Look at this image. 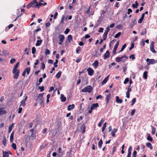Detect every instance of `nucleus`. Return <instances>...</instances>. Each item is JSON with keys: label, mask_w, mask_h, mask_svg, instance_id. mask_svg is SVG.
Wrapping results in <instances>:
<instances>
[{"label": "nucleus", "mask_w": 157, "mask_h": 157, "mask_svg": "<svg viewBox=\"0 0 157 157\" xmlns=\"http://www.w3.org/2000/svg\"><path fill=\"white\" fill-rule=\"evenodd\" d=\"M106 124H107L106 122H105L104 124V125H103V126L102 127V132H103L104 131V130H105V128H106Z\"/></svg>", "instance_id": "44"}, {"label": "nucleus", "mask_w": 157, "mask_h": 157, "mask_svg": "<svg viewBox=\"0 0 157 157\" xmlns=\"http://www.w3.org/2000/svg\"><path fill=\"white\" fill-rule=\"evenodd\" d=\"M58 38L59 39V44L60 45H61L63 42L64 39L65 37L62 34H60L58 36Z\"/></svg>", "instance_id": "5"}, {"label": "nucleus", "mask_w": 157, "mask_h": 157, "mask_svg": "<svg viewBox=\"0 0 157 157\" xmlns=\"http://www.w3.org/2000/svg\"><path fill=\"white\" fill-rule=\"evenodd\" d=\"M151 128H152L151 133L153 135L155 134V128L153 127L152 125H151Z\"/></svg>", "instance_id": "38"}, {"label": "nucleus", "mask_w": 157, "mask_h": 157, "mask_svg": "<svg viewBox=\"0 0 157 157\" xmlns=\"http://www.w3.org/2000/svg\"><path fill=\"white\" fill-rule=\"evenodd\" d=\"M116 61L117 62H119L121 61V60L120 59V57H117L116 58Z\"/></svg>", "instance_id": "52"}, {"label": "nucleus", "mask_w": 157, "mask_h": 157, "mask_svg": "<svg viewBox=\"0 0 157 157\" xmlns=\"http://www.w3.org/2000/svg\"><path fill=\"white\" fill-rule=\"evenodd\" d=\"M148 65L150 64H153L157 62V61L154 59H149L147 58L146 59Z\"/></svg>", "instance_id": "3"}, {"label": "nucleus", "mask_w": 157, "mask_h": 157, "mask_svg": "<svg viewBox=\"0 0 157 157\" xmlns=\"http://www.w3.org/2000/svg\"><path fill=\"white\" fill-rule=\"evenodd\" d=\"M119 40L117 41L113 49V54H115L116 53V51L118 48V47L119 45Z\"/></svg>", "instance_id": "6"}, {"label": "nucleus", "mask_w": 157, "mask_h": 157, "mask_svg": "<svg viewBox=\"0 0 157 157\" xmlns=\"http://www.w3.org/2000/svg\"><path fill=\"white\" fill-rule=\"evenodd\" d=\"M30 68L29 67H27L24 70L25 72H27V75H29L30 73Z\"/></svg>", "instance_id": "29"}, {"label": "nucleus", "mask_w": 157, "mask_h": 157, "mask_svg": "<svg viewBox=\"0 0 157 157\" xmlns=\"http://www.w3.org/2000/svg\"><path fill=\"white\" fill-rule=\"evenodd\" d=\"M14 132H13L10 136V141L11 142H13V136H14Z\"/></svg>", "instance_id": "20"}, {"label": "nucleus", "mask_w": 157, "mask_h": 157, "mask_svg": "<svg viewBox=\"0 0 157 157\" xmlns=\"http://www.w3.org/2000/svg\"><path fill=\"white\" fill-rule=\"evenodd\" d=\"M36 51V49L34 47H33L32 48V54H34L35 53Z\"/></svg>", "instance_id": "51"}, {"label": "nucleus", "mask_w": 157, "mask_h": 157, "mask_svg": "<svg viewBox=\"0 0 157 157\" xmlns=\"http://www.w3.org/2000/svg\"><path fill=\"white\" fill-rule=\"evenodd\" d=\"M85 129L86 128L85 124H82L80 129V132H81L82 133H84L85 132Z\"/></svg>", "instance_id": "10"}, {"label": "nucleus", "mask_w": 157, "mask_h": 157, "mask_svg": "<svg viewBox=\"0 0 157 157\" xmlns=\"http://www.w3.org/2000/svg\"><path fill=\"white\" fill-rule=\"evenodd\" d=\"M67 40L69 42H70L72 40V36L71 35H69L68 36Z\"/></svg>", "instance_id": "33"}, {"label": "nucleus", "mask_w": 157, "mask_h": 157, "mask_svg": "<svg viewBox=\"0 0 157 157\" xmlns=\"http://www.w3.org/2000/svg\"><path fill=\"white\" fill-rule=\"evenodd\" d=\"M121 32H119L118 33H117L116 34L115 36H114V37L115 38H118L120 36V35H121Z\"/></svg>", "instance_id": "48"}, {"label": "nucleus", "mask_w": 157, "mask_h": 157, "mask_svg": "<svg viewBox=\"0 0 157 157\" xmlns=\"http://www.w3.org/2000/svg\"><path fill=\"white\" fill-rule=\"evenodd\" d=\"M39 63V60L38 59H36V62L34 63V68H36V66Z\"/></svg>", "instance_id": "47"}, {"label": "nucleus", "mask_w": 157, "mask_h": 157, "mask_svg": "<svg viewBox=\"0 0 157 157\" xmlns=\"http://www.w3.org/2000/svg\"><path fill=\"white\" fill-rule=\"evenodd\" d=\"M13 73L14 74L13 76V78L15 79H17L18 77L19 76V74H20V70H16L15 72L14 73L12 71Z\"/></svg>", "instance_id": "4"}, {"label": "nucleus", "mask_w": 157, "mask_h": 157, "mask_svg": "<svg viewBox=\"0 0 157 157\" xmlns=\"http://www.w3.org/2000/svg\"><path fill=\"white\" fill-rule=\"evenodd\" d=\"M12 147L15 150H16L17 148L16 144L15 143H13L12 145Z\"/></svg>", "instance_id": "45"}, {"label": "nucleus", "mask_w": 157, "mask_h": 157, "mask_svg": "<svg viewBox=\"0 0 157 157\" xmlns=\"http://www.w3.org/2000/svg\"><path fill=\"white\" fill-rule=\"evenodd\" d=\"M110 97H111V94H109L108 95H106V102L107 104H108L109 103Z\"/></svg>", "instance_id": "22"}, {"label": "nucleus", "mask_w": 157, "mask_h": 157, "mask_svg": "<svg viewBox=\"0 0 157 157\" xmlns=\"http://www.w3.org/2000/svg\"><path fill=\"white\" fill-rule=\"evenodd\" d=\"M154 42L152 41L150 44V49L151 51L154 53H155L156 52V51L154 49Z\"/></svg>", "instance_id": "7"}, {"label": "nucleus", "mask_w": 157, "mask_h": 157, "mask_svg": "<svg viewBox=\"0 0 157 157\" xmlns=\"http://www.w3.org/2000/svg\"><path fill=\"white\" fill-rule=\"evenodd\" d=\"M65 16L64 15H63L62 17L61 18V24H63L64 22V20L65 19Z\"/></svg>", "instance_id": "53"}, {"label": "nucleus", "mask_w": 157, "mask_h": 157, "mask_svg": "<svg viewBox=\"0 0 157 157\" xmlns=\"http://www.w3.org/2000/svg\"><path fill=\"white\" fill-rule=\"evenodd\" d=\"M75 107V105L74 104H73L71 105H69L67 107V110L70 111L71 109H72L74 108Z\"/></svg>", "instance_id": "15"}, {"label": "nucleus", "mask_w": 157, "mask_h": 157, "mask_svg": "<svg viewBox=\"0 0 157 157\" xmlns=\"http://www.w3.org/2000/svg\"><path fill=\"white\" fill-rule=\"evenodd\" d=\"M9 154L12 155L10 151L9 152L3 151V157H9Z\"/></svg>", "instance_id": "11"}, {"label": "nucleus", "mask_w": 157, "mask_h": 157, "mask_svg": "<svg viewBox=\"0 0 157 157\" xmlns=\"http://www.w3.org/2000/svg\"><path fill=\"white\" fill-rule=\"evenodd\" d=\"M87 71L88 72V74L89 75L92 76L94 73V70L90 67H89L87 69Z\"/></svg>", "instance_id": "8"}, {"label": "nucleus", "mask_w": 157, "mask_h": 157, "mask_svg": "<svg viewBox=\"0 0 157 157\" xmlns=\"http://www.w3.org/2000/svg\"><path fill=\"white\" fill-rule=\"evenodd\" d=\"M61 101L62 102H64L66 100V98L64 96V95L63 94L61 95Z\"/></svg>", "instance_id": "25"}, {"label": "nucleus", "mask_w": 157, "mask_h": 157, "mask_svg": "<svg viewBox=\"0 0 157 157\" xmlns=\"http://www.w3.org/2000/svg\"><path fill=\"white\" fill-rule=\"evenodd\" d=\"M109 75H108V76H107V77L106 78H105L102 81V85L105 84L106 82L108 80L109 78Z\"/></svg>", "instance_id": "23"}, {"label": "nucleus", "mask_w": 157, "mask_h": 157, "mask_svg": "<svg viewBox=\"0 0 157 157\" xmlns=\"http://www.w3.org/2000/svg\"><path fill=\"white\" fill-rule=\"evenodd\" d=\"M19 63L18 62L13 67V69L12 71L14 73L16 71V70H18V69H17L18 66L19 65Z\"/></svg>", "instance_id": "13"}, {"label": "nucleus", "mask_w": 157, "mask_h": 157, "mask_svg": "<svg viewBox=\"0 0 157 157\" xmlns=\"http://www.w3.org/2000/svg\"><path fill=\"white\" fill-rule=\"evenodd\" d=\"M58 62V60L57 59H56L55 62L54 63V67H56L58 66L57 63Z\"/></svg>", "instance_id": "39"}, {"label": "nucleus", "mask_w": 157, "mask_h": 157, "mask_svg": "<svg viewBox=\"0 0 157 157\" xmlns=\"http://www.w3.org/2000/svg\"><path fill=\"white\" fill-rule=\"evenodd\" d=\"M39 88L40 90V91L41 92H42L44 90V87L43 86H39Z\"/></svg>", "instance_id": "55"}, {"label": "nucleus", "mask_w": 157, "mask_h": 157, "mask_svg": "<svg viewBox=\"0 0 157 157\" xmlns=\"http://www.w3.org/2000/svg\"><path fill=\"white\" fill-rule=\"evenodd\" d=\"M44 94V93L40 94L38 97L37 101L40 105H42L44 103V98L43 97Z\"/></svg>", "instance_id": "2"}, {"label": "nucleus", "mask_w": 157, "mask_h": 157, "mask_svg": "<svg viewBox=\"0 0 157 157\" xmlns=\"http://www.w3.org/2000/svg\"><path fill=\"white\" fill-rule=\"evenodd\" d=\"M136 101V98H134L132 99V105H133L134 104L135 102V101Z\"/></svg>", "instance_id": "60"}, {"label": "nucleus", "mask_w": 157, "mask_h": 157, "mask_svg": "<svg viewBox=\"0 0 157 157\" xmlns=\"http://www.w3.org/2000/svg\"><path fill=\"white\" fill-rule=\"evenodd\" d=\"M6 140L5 137L4 138L2 141V144L5 146L6 145Z\"/></svg>", "instance_id": "43"}, {"label": "nucleus", "mask_w": 157, "mask_h": 157, "mask_svg": "<svg viewBox=\"0 0 157 157\" xmlns=\"http://www.w3.org/2000/svg\"><path fill=\"white\" fill-rule=\"evenodd\" d=\"M16 61L14 59H11L10 60V63H13Z\"/></svg>", "instance_id": "64"}, {"label": "nucleus", "mask_w": 157, "mask_h": 157, "mask_svg": "<svg viewBox=\"0 0 157 157\" xmlns=\"http://www.w3.org/2000/svg\"><path fill=\"white\" fill-rule=\"evenodd\" d=\"M147 139L149 141H152V138L151 137V136L149 135H148V136L147 138Z\"/></svg>", "instance_id": "35"}, {"label": "nucleus", "mask_w": 157, "mask_h": 157, "mask_svg": "<svg viewBox=\"0 0 157 157\" xmlns=\"http://www.w3.org/2000/svg\"><path fill=\"white\" fill-rule=\"evenodd\" d=\"M98 61L97 60H95L94 62L93 63L92 65L94 67L96 68L98 65Z\"/></svg>", "instance_id": "19"}, {"label": "nucleus", "mask_w": 157, "mask_h": 157, "mask_svg": "<svg viewBox=\"0 0 157 157\" xmlns=\"http://www.w3.org/2000/svg\"><path fill=\"white\" fill-rule=\"evenodd\" d=\"M36 135V133L35 132H33V133H32L30 137H33L34 138H35V136Z\"/></svg>", "instance_id": "56"}, {"label": "nucleus", "mask_w": 157, "mask_h": 157, "mask_svg": "<svg viewBox=\"0 0 157 157\" xmlns=\"http://www.w3.org/2000/svg\"><path fill=\"white\" fill-rule=\"evenodd\" d=\"M135 4H133L132 5V6L134 8H137L138 6V2L137 1H136L135 2Z\"/></svg>", "instance_id": "31"}, {"label": "nucleus", "mask_w": 157, "mask_h": 157, "mask_svg": "<svg viewBox=\"0 0 157 157\" xmlns=\"http://www.w3.org/2000/svg\"><path fill=\"white\" fill-rule=\"evenodd\" d=\"M107 34L106 33H104L103 35V38L104 40H105L107 39Z\"/></svg>", "instance_id": "34"}, {"label": "nucleus", "mask_w": 157, "mask_h": 157, "mask_svg": "<svg viewBox=\"0 0 157 157\" xmlns=\"http://www.w3.org/2000/svg\"><path fill=\"white\" fill-rule=\"evenodd\" d=\"M62 72L61 71H59L56 75V77L59 79L61 76Z\"/></svg>", "instance_id": "28"}, {"label": "nucleus", "mask_w": 157, "mask_h": 157, "mask_svg": "<svg viewBox=\"0 0 157 157\" xmlns=\"http://www.w3.org/2000/svg\"><path fill=\"white\" fill-rule=\"evenodd\" d=\"M27 98H28V97L26 96L25 97V98L21 102L20 106H21L24 107L25 105V101L26 100V99H27Z\"/></svg>", "instance_id": "9"}, {"label": "nucleus", "mask_w": 157, "mask_h": 157, "mask_svg": "<svg viewBox=\"0 0 157 157\" xmlns=\"http://www.w3.org/2000/svg\"><path fill=\"white\" fill-rule=\"evenodd\" d=\"M70 31V30L68 28H67L64 33L65 34H67Z\"/></svg>", "instance_id": "59"}, {"label": "nucleus", "mask_w": 157, "mask_h": 157, "mask_svg": "<svg viewBox=\"0 0 157 157\" xmlns=\"http://www.w3.org/2000/svg\"><path fill=\"white\" fill-rule=\"evenodd\" d=\"M102 143V140L101 139L99 141L98 144V147L99 148H101Z\"/></svg>", "instance_id": "32"}, {"label": "nucleus", "mask_w": 157, "mask_h": 157, "mask_svg": "<svg viewBox=\"0 0 157 157\" xmlns=\"http://www.w3.org/2000/svg\"><path fill=\"white\" fill-rule=\"evenodd\" d=\"M98 103H94L92 105L91 107V109H93L97 108L98 106Z\"/></svg>", "instance_id": "14"}, {"label": "nucleus", "mask_w": 157, "mask_h": 157, "mask_svg": "<svg viewBox=\"0 0 157 157\" xmlns=\"http://www.w3.org/2000/svg\"><path fill=\"white\" fill-rule=\"evenodd\" d=\"M50 53V52L49 50L48 49H46L45 50V54L46 55H49Z\"/></svg>", "instance_id": "42"}, {"label": "nucleus", "mask_w": 157, "mask_h": 157, "mask_svg": "<svg viewBox=\"0 0 157 157\" xmlns=\"http://www.w3.org/2000/svg\"><path fill=\"white\" fill-rule=\"evenodd\" d=\"M132 150V147L131 146H130L128 148V154H131Z\"/></svg>", "instance_id": "37"}, {"label": "nucleus", "mask_w": 157, "mask_h": 157, "mask_svg": "<svg viewBox=\"0 0 157 157\" xmlns=\"http://www.w3.org/2000/svg\"><path fill=\"white\" fill-rule=\"evenodd\" d=\"M29 3L32 6V7H35V8L36 7V4H36V3H35L33 1L31 2H30Z\"/></svg>", "instance_id": "41"}, {"label": "nucleus", "mask_w": 157, "mask_h": 157, "mask_svg": "<svg viewBox=\"0 0 157 157\" xmlns=\"http://www.w3.org/2000/svg\"><path fill=\"white\" fill-rule=\"evenodd\" d=\"M134 43H133L132 44L131 47L129 48V49L130 50H131L132 49L134 48Z\"/></svg>", "instance_id": "62"}, {"label": "nucleus", "mask_w": 157, "mask_h": 157, "mask_svg": "<svg viewBox=\"0 0 157 157\" xmlns=\"http://www.w3.org/2000/svg\"><path fill=\"white\" fill-rule=\"evenodd\" d=\"M81 50V48L78 46L76 50V53H78L79 51H80Z\"/></svg>", "instance_id": "49"}, {"label": "nucleus", "mask_w": 157, "mask_h": 157, "mask_svg": "<svg viewBox=\"0 0 157 157\" xmlns=\"http://www.w3.org/2000/svg\"><path fill=\"white\" fill-rule=\"evenodd\" d=\"M126 44H124L123 46H122V47L121 49V51H120V52H121V51H122L124 50V49L126 47Z\"/></svg>", "instance_id": "46"}, {"label": "nucleus", "mask_w": 157, "mask_h": 157, "mask_svg": "<svg viewBox=\"0 0 157 157\" xmlns=\"http://www.w3.org/2000/svg\"><path fill=\"white\" fill-rule=\"evenodd\" d=\"M14 125V123H13L11 125L9 126L8 129V133H10Z\"/></svg>", "instance_id": "27"}, {"label": "nucleus", "mask_w": 157, "mask_h": 157, "mask_svg": "<svg viewBox=\"0 0 157 157\" xmlns=\"http://www.w3.org/2000/svg\"><path fill=\"white\" fill-rule=\"evenodd\" d=\"M130 92H129L127 91L126 93V97L128 98H129L130 97Z\"/></svg>", "instance_id": "61"}, {"label": "nucleus", "mask_w": 157, "mask_h": 157, "mask_svg": "<svg viewBox=\"0 0 157 157\" xmlns=\"http://www.w3.org/2000/svg\"><path fill=\"white\" fill-rule=\"evenodd\" d=\"M129 81V78H126L125 79L124 82V84H125L127 83Z\"/></svg>", "instance_id": "57"}, {"label": "nucleus", "mask_w": 157, "mask_h": 157, "mask_svg": "<svg viewBox=\"0 0 157 157\" xmlns=\"http://www.w3.org/2000/svg\"><path fill=\"white\" fill-rule=\"evenodd\" d=\"M42 42V40H38L36 44V46H39L41 44Z\"/></svg>", "instance_id": "24"}, {"label": "nucleus", "mask_w": 157, "mask_h": 157, "mask_svg": "<svg viewBox=\"0 0 157 157\" xmlns=\"http://www.w3.org/2000/svg\"><path fill=\"white\" fill-rule=\"evenodd\" d=\"M120 58L121 60V61L122 60L123 62H124L126 61V59L128 58V57L126 55H124L120 57Z\"/></svg>", "instance_id": "18"}, {"label": "nucleus", "mask_w": 157, "mask_h": 157, "mask_svg": "<svg viewBox=\"0 0 157 157\" xmlns=\"http://www.w3.org/2000/svg\"><path fill=\"white\" fill-rule=\"evenodd\" d=\"M146 145L148 147L150 148L151 150L153 149L151 144L149 142H147L146 143Z\"/></svg>", "instance_id": "26"}, {"label": "nucleus", "mask_w": 157, "mask_h": 157, "mask_svg": "<svg viewBox=\"0 0 157 157\" xmlns=\"http://www.w3.org/2000/svg\"><path fill=\"white\" fill-rule=\"evenodd\" d=\"M130 59H132V60H134L135 59V57L134 55H132L130 56L129 57Z\"/></svg>", "instance_id": "63"}, {"label": "nucleus", "mask_w": 157, "mask_h": 157, "mask_svg": "<svg viewBox=\"0 0 157 157\" xmlns=\"http://www.w3.org/2000/svg\"><path fill=\"white\" fill-rule=\"evenodd\" d=\"M46 4L47 3L46 2H44L43 3L39 2V3H37L36 4V7H38L39 8L40 6H45Z\"/></svg>", "instance_id": "17"}, {"label": "nucleus", "mask_w": 157, "mask_h": 157, "mask_svg": "<svg viewBox=\"0 0 157 157\" xmlns=\"http://www.w3.org/2000/svg\"><path fill=\"white\" fill-rule=\"evenodd\" d=\"M123 101L122 99H120L118 96L116 97V102L118 103H121Z\"/></svg>", "instance_id": "21"}, {"label": "nucleus", "mask_w": 157, "mask_h": 157, "mask_svg": "<svg viewBox=\"0 0 157 157\" xmlns=\"http://www.w3.org/2000/svg\"><path fill=\"white\" fill-rule=\"evenodd\" d=\"M105 120L103 118H102L100 122L98 124V126L99 127H100L101 126V124H102L104 123V122Z\"/></svg>", "instance_id": "36"}, {"label": "nucleus", "mask_w": 157, "mask_h": 157, "mask_svg": "<svg viewBox=\"0 0 157 157\" xmlns=\"http://www.w3.org/2000/svg\"><path fill=\"white\" fill-rule=\"evenodd\" d=\"M93 90V87L91 86H87L81 90V91L83 92H88L90 93Z\"/></svg>", "instance_id": "1"}, {"label": "nucleus", "mask_w": 157, "mask_h": 157, "mask_svg": "<svg viewBox=\"0 0 157 157\" xmlns=\"http://www.w3.org/2000/svg\"><path fill=\"white\" fill-rule=\"evenodd\" d=\"M148 73V72L147 71H145L143 73V77L145 79H147V74Z\"/></svg>", "instance_id": "30"}, {"label": "nucleus", "mask_w": 157, "mask_h": 157, "mask_svg": "<svg viewBox=\"0 0 157 157\" xmlns=\"http://www.w3.org/2000/svg\"><path fill=\"white\" fill-rule=\"evenodd\" d=\"M135 21H136V19H134V18H133L132 19V26H131V27H130L131 28L132 27V26L133 25H134V24H135Z\"/></svg>", "instance_id": "50"}, {"label": "nucleus", "mask_w": 157, "mask_h": 157, "mask_svg": "<svg viewBox=\"0 0 157 157\" xmlns=\"http://www.w3.org/2000/svg\"><path fill=\"white\" fill-rule=\"evenodd\" d=\"M36 125H35L33 128L31 129L30 130V131L32 132V133H33V132H34V131L35 130V129L36 128Z\"/></svg>", "instance_id": "54"}, {"label": "nucleus", "mask_w": 157, "mask_h": 157, "mask_svg": "<svg viewBox=\"0 0 157 157\" xmlns=\"http://www.w3.org/2000/svg\"><path fill=\"white\" fill-rule=\"evenodd\" d=\"M109 55L110 54L109 51L107 50L106 51L104 55V59H106L107 58L109 57Z\"/></svg>", "instance_id": "12"}, {"label": "nucleus", "mask_w": 157, "mask_h": 157, "mask_svg": "<svg viewBox=\"0 0 157 157\" xmlns=\"http://www.w3.org/2000/svg\"><path fill=\"white\" fill-rule=\"evenodd\" d=\"M117 131V128H114L111 132V135L113 137L115 136V133Z\"/></svg>", "instance_id": "16"}, {"label": "nucleus", "mask_w": 157, "mask_h": 157, "mask_svg": "<svg viewBox=\"0 0 157 157\" xmlns=\"http://www.w3.org/2000/svg\"><path fill=\"white\" fill-rule=\"evenodd\" d=\"M110 29L109 28V27L108 26L106 27L105 30V32L104 33H106L108 34L109 31Z\"/></svg>", "instance_id": "40"}, {"label": "nucleus", "mask_w": 157, "mask_h": 157, "mask_svg": "<svg viewBox=\"0 0 157 157\" xmlns=\"http://www.w3.org/2000/svg\"><path fill=\"white\" fill-rule=\"evenodd\" d=\"M137 152L136 151H134L133 153L132 157H136Z\"/></svg>", "instance_id": "58"}]
</instances>
